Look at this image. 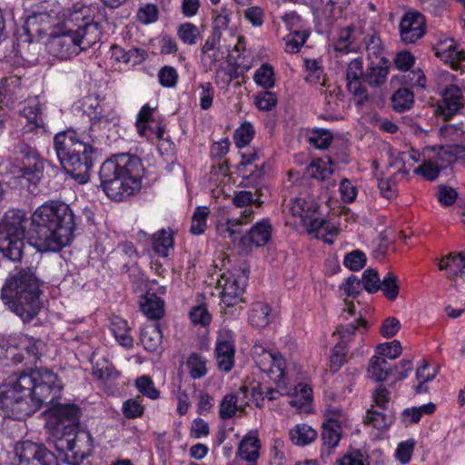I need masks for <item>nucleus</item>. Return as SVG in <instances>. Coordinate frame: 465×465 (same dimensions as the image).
Instances as JSON below:
<instances>
[{
    "mask_svg": "<svg viewBox=\"0 0 465 465\" xmlns=\"http://www.w3.org/2000/svg\"><path fill=\"white\" fill-rule=\"evenodd\" d=\"M71 207L62 201H47L31 215V245L40 252H56L70 244L75 229Z\"/></svg>",
    "mask_w": 465,
    "mask_h": 465,
    "instance_id": "1",
    "label": "nucleus"
},
{
    "mask_svg": "<svg viewBox=\"0 0 465 465\" xmlns=\"http://www.w3.org/2000/svg\"><path fill=\"white\" fill-rule=\"evenodd\" d=\"M81 411L75 404H54L49 423L54 426L55 450L68 465H81L94 450V439L87 430H79Z\"/></svg>",
    "mask_w": 465,
    "mask_h": 465,
    "instance_id": "2",
    "label": "nucleus"
},
{
    "mask_svg": "<svg viewBox=\"0 0 465 465\" xmlns=\"http://www.w3.org/2000/svg\"><path fill=\"white\" fill-rule=\"evenodd\" d=\"M88 12V7L73 11L63 25L50 35L46 47L51 55L66 60L98 42V25L93 23Z\"/></svg>",
    "mask_w": 465,
    "mask_h": 465,
    "instance_id": "3",
    "label": "nucleus"
},
{
    "mask_svg": "<svg viewBox=\"0 0 465 465\" xmlns=\"http://www.w3.org/2000/svg\"><path fill=\"white\" fill-rule=\"evenodd\" d=\"M42 281L35 266H16L9 272L1 290V299L23 322L32 321L39 312Z\"/></svg>",
    "mask_w": 465,
    "mask_h": 465,
    "instance_id": "4",
    "label": "nucleus"
},
{
    "mask_svg": "<svg viewBox=\"0 0 465 465\" xmlns=\"http://www.w3.org/2000/svg\"><path fill=\"white\" fill-rule=\"evenodd\" d=\"M143 172L139 157L119 153L102 163L99 178L105 194L114 201L121 202L140 190Z\"/></svg>",
    "mask_w": 465,
    "mask_h": 465,
    "instance_id": "5",
    "label": "nucleus"
},
{
    "mask_svg": "<svg viewBox=\"0 0 465 465\" xmlns=\"http://www.w3.org/2000/svg\"><path fill=\"white\" fill-rule=\"evenodd\" d=\"M88 138L79 139L71 130L60 132L54 137V148L61 165L80 183L88 182L94 165L95 151L93 143L96 136L89 134Z\"/></svg>",
    "mask_w": 465,
    "mask_h": 465,
    "instance_id": "6",
    "label": "nucleus"
},
{
    "mask_svg": "<svg viewBox=\"0 0 465 465\" xmlns=\"http://www.w3.org/2000/svg\"><path fill=\"white\" fill-rule=\"evenodd\" d=\"M29 371L13 373L0 385V409L4 415L24 420L35 412Z\"/></svg>",
    "mask_w": 465,
    "mask_h": 465,
    "instance_id": "7",
    "label": "nucleus"
},
{
    "mask_svg": "<svg viewBox=\"0 0 465 465\" xmlns=\"http://www.w3.org/2000/svg\"><path fill=\"white\" fill-rule=\"evenodd\" d=\"M33 398L37 411L43 405L54 404L61 397L64 384L56 373L46 368L29 371Z\"/></svg>",
    "mask_w": 465,
    "mask_h": 465,
    "instance_id": "8",
    "label": "nucleus"
},
{
    "mask_svg": "<svg viewBox=\"0 0 465 465\" xmlns=\"http://www.w3.org/2000/svg\"><path fill=\"white\" fill-rule=\"evenodd\" d=\"M439 77L448 84L442 91L441 99L438 103L436 113L444 121H448L463 109L465 97L462 89L452 84L455 80L453 74L447 71H440Z\"/></svg>",
    "mask_w": 465,
    "mask_h": 465,
    "instance_id": "9",
    "label": "nucleus"
},
{
    "mask_svg": "<svg viewBox=\"0 0 465 465\" xmlns=\"http://www.w3.org/2000/svg\"><path fill=\"white\" fill-rule=\"evenodd\" d=\"M14 452L15 465H58L56 456L42 443L19 441Z\"/></svg>",
    "mask_w": 465,
    "mask_h": 465,
    "instance_id": "10",
    "label": "nucleus"
},
{
    "mask_svg": "<svg viewBox=\"0 0 465 465\" xmlns=\"http://www.w3.org/2000/svg\"><path fill=\"white\" fill-rule=\"evenodd\" d=\"M248 271L223 273L218 281L222 288L221 300L227 307L234 306L242 301L248 279Z\"/></svg>",
    "mask_w": 465,
    "mask_h": 465,
    "instance_id": "11",
    "label": "nucleus"
},
{
    "mask_svg": "<svg viewBox=\"0 0 465 465\" xmlns=\"http://www.w3.org/2000/svg\"><path fill=\"white\" fill-rule=\"evenodd\" d=\"M45 104L38 96L28 98L25 101L20 114L25 118V133H45V123L44 118Z\"/></svg>",
    "mask_w": 465,
    "mask_h": 465,
    "instance_id": "12",
    "label": "nucleus"
},
{
    "mask_svg": "<svg viewBox=\"0 0 465 465\" xmlns=\"http://www.w3.org/2000/svg\"><path fill=\"white\" fill-rule=\"evenodd\" d=\"M15 153L21 157L23 162L22 175L27 177L28 180H38L44 171V162L36 149L25 143H19L15 147Z\"/></svg>",
    "mask_w": 465,
    "mask_h": 465,
    "instance_id": "13",
    "label": "nucleus"
},
{
    "mask_svg": "<svg viewBox=\"0 0 465 465\" xmlns=\"http://www.w3.org/2000/svg\"><path fill=\"white\" fill-rule=\"evenodd\" d=\"M346 81L348 91L355 97H359V104H362L369 100L365 82V73L363 72L362 58L352 59L347 65Z\"/></svg>",
    "mask_w": 465,
    "mask_h": 465,
    "instance_id": "14",
    "label": "nucleus"
},
{
    "mask_svg": "<svg viewBox=\"0 0 465 465\" xmlns=\"http://www.w3.org/2000/svg\"><path fill=\"white\" fill-rule=\"evenodd\" d=\"M426 22L424 16L418 12H407L400 23V34L402 42L414 44L424 36Z\"/></svg>",
    "mask_w": 465,
    "mask_h": 465,
    "instance_id": "15",
    "label": "nucleus"
},
{
    "mask_svg": "<svg viewBox=\"0 0 465 465\" xmlns=\"http://www.w3.org/2000/svg\"><path fill=\"white\" fill-rule=\"evenodd\" d=\"M252 357L258 368L264 372H273L274 369L283 375L285 361L277 352H272L264 348L262 344H254L252 349Z\"/></svg>",
    "mask_w": 465,
    "mask_h": 465,
    "instance_id": "16",
    "label": "nucleus"
},
{
    "mask_svg": "<svg viewBox=\"0 0 465 465\" xmlns=\"http://www.w3.org/2000/svg\"><path fill=\"white\" fill-rule=\"evenodd\" d=\"M215 353L218 367L223 371H230L234 364V339L230 331L220 333L216 340Z\"/></svg>",
    "mask_w": 465,
    "mask_h": 465,
    "instance_id": "17",
    "label": "nucleus"
},
{
    "mask_svg": "<svg viewBox=\"0 0 465 465\" xmlns=\"http://www.w3.org/2000/svg\"><path fill=\"white\" fill-rule=\"evenodd\" d=\"M440 271L445 272V276L451 282L450 286L456 288L457 279L465 278V252H450L438 262Z\"/></svg>",
    "mask_w": 465,
    "mask_h": 465,
    "instance_id": "18",
    "label": "nucleus"
},
{
    "mask_svg": "<svg viewBox=\"0 0 465 465\" xmlns=\"http://www.w3.org/2000/svg\"><path fill=\"white\" fill-rule=\"evenodd\" d=\"M435 55L456 71L465 70V52L458 49L453 39L440 43L435 48Z\"/></svg>",
    "mask_w": 465,
    "mask_h": 465,
    "instance_id": "19",
    "label": "nucleus"
},
{
    "mask_svg": "<svg viewBox=\"0 0 465 465\" xmlns=\"http://www.w3.org/2000/svg\"><path fill=\"white\" fill-rule=\"evenodd\" d=\"M28 219L25 211L20 209L8 210L1 222L0 232L7 235H17L25 237Z\"/></svg>",
    "mask_w": 465,
    "mask_h": 465,
    "instance_id": "20",
    "label": "nucleus"
},
{
    "mask_svg": "<svg viewBox=\"0 0 465 465\" xmlns=\"http://www.w3.org/2000/svg\"><path fill=\"white\" fill-rule=\"evenodd\" d=\"M247 389L241 388L237 393L226 394L221 403L219 416L223 420H229L236 414L237 411H243L249 401H245Z\"/></svg>",
    "mask_w": 465,
    "mask_h": 465,
    "instance_id": "21",
    "label": "nucleus"
},
{
    "mask_svg": "<svg viewBox=\"0 0 465 465\" xmlns=\"http://www.w3.org/2000/svg\"><path fill=\"white\" fill-rule=\"evenodd\" d=\"M24 248L25 237L0 232V252L5 259L15 262H20Z\"/></svg>",
    "mask_w": 465,
    "mask_h": 465,
    "instance_id": "22",
    "label": "nucleus"
},
{
    "mask_svg": "<svg viewBox=\"0 0 465 465\" xmlns=\"http://www.w3.org/2000/svg\"><path fill=\"white\" fill-rule=\"evenodd\" d=\"M272 237V225L268 219H262L257 222L248 232V233L240 238L245 244L249 242L256 246H264Z\"/></svg>",
    "mask_w": 465,
    "mask_h": 465,
    "instance_id": "23",
    "label": "nucleus"
},
{
    "mask_svg": "<svg viewBox=\"0 0 465 465\" xmlns=\"http://www.w3.org/2000/svg\"><path fill=\"white\" fill-rule=\"evenodd\" d=\"M390 65V60L387 58L369 61L365 82L371 86H380L387 79Z\"/></svg>",
    "mask_w": 465,
    "mask_h": 465,
    "instance_id": "24",
    "label": "nucleus"
},
{
    "mask_svg": "<svg viewBox=\"0 0 465 465\" xmlns=\"http://www.w3.org/2000/svg\"><path fill=\"white\" fill-rule=\"evenodd\" d=\"M141 342L143 348L151 352H157L161 349L163 333L158 322L145 324L141 331Z\"/></svg>",
    "mask_w": 465,
    "mask_h": 465,
    "instance_id": "25",
    "label": "nucleus"
},
{
    "mask_svg": "<svg viewBox=\"0 0 465 465\" xmlns=\"http://www.w3.org/2000/svg\"><path fill=\"white\" fill-rule=\"evenodd\" d=\"M220 39V34L212 33L202 46V62L208 69H212L222 58L219 48Z\"/></svg>",
    "mask_w": 465,
    "mask_h": 465,
    "instance_id": "26",
    "label": "nucleus"
},
{
    "mask_svg": "<svg viewBox=\"0 0 465 465\" xmlns=\"http://www.w3.org/2000/svg\"><path fill=\"white\" fill-rule=\"evenodd\" d=\"M140 309L151 320H158L164 314V302L154 293H146L141 296Z\"/></svg>",
    "mask_w": 465,
    "mask_h": 465,
    "instance_id": "27",
    "label": "nucleus"
},
{
    "mask_svg": "<svg viewBox=\"0 0 465 465\" xmlns=\"http://www.w3.org/2000/svg\"><path fill=\"white\" fill-rule=\"evenodd\" d=\"M362 43L367 54L368 60L385 59V48L379 34L371 29L363 37Z\"/></svg>",
    "mask_w": 465,
    "mask_h": 465,
    "instance_id": "28",
    "label": "nucleus"
},
{
    "mask_svg": "<svg viewBox=\"0 0 465 465\" xmlns=\"http://www.w3.org/2000/svg\"><path fill=\"white\" fill-rule=\"evenodd\" d=\"M392 372V366L386 359L374 355L371 358L368 373L370 378L377 382L384 381Z\"/></svg>",
    "mask_w": 465,
    "mask_h": 465,
    "instance_id": "29",
    "label": "nucleus"
},
{
    "mask_svg": "<svg viewBox=\"0 0 465 465\" xmlns=\"http://www.w3.org/2000/svg\"><path fill=\"white\" fill-rule=\"evenodd\" d=\"M271 308L263 302H253L249 312V322L256 328H264L271 322Z\"/></svg>",
    "mask_w": 465,
    "mask_h": 465,
    "instance_id": "30",
    "label": "nucleus"
},
{
    "mask_svg": "<svg viewBox=\"0 0 465 465\" xmlns=\"http://www.w3.org/2000/svg\"><path fill=\"white\" fill-rule=\"evenodd\" d=\"M153 248L162 257H167L169 250L173 248V233L171 229H162L152 236Z\"/></svg>",
    "mask_w": 465,
    "mask_h": 465,
    "instance_id": "31",
    "label": "nucleus"
},
{
    "mask_svg": "<svg viewBox=\"0 0 465 465\" xmlns=\"http://www.w3.org/2000/svg\"><path fill=\"white\" fill-rule=\"evenodd\" d=\"M318 210L319 206L313 200L306 201L300 197L291 200L290 213L294 217H300L302 222L316 214Z\"/></svg>",
    "mask_w": 465,
    "mask_h": 465,
    "instance_id": "32",
    "label": "nucleus"
},
{
    "mask_svg": "<svg viewBox=\"0 0 465 465\" xmlns=\"http://www.w3.org/2000/svg\"><path fill=\"white\" fill-rule=\"evenodd\" d=\"M111 331L122 346L125 348L133 347L134 339L130 334L131 329L125 320L120 317L113 318L111 322Z\"/></svg>",
    "mask_w": 465,
    "mask_h": 465,
    "instance_id": "33",
    "label": "nucleus"
},
{
    "mask_svg": "<svg viewBox=\"0 0 465 465\" xmlns=\"http://www.w3.org/2000/svg\"><path fill=\"white\" fill-rule=\"evenodd\" d=\"M260 441L257 437L247 436L244 437L240 442L238 448V455L241 459L249 461L256 462L260 456Z\"/></svg>",
    "mask_w": 465,
    "mask_h": 465,
    "instance_id": "34",
    "label": "nucleus"
},
{
    "mask_svg": "<svg viewBox=\"0 0 465 465\" xmlns=\"http://www.w3.org/2000/svg\"><path fill=\"white\" fill-rule=\"evenodd\" d=\"M290 438L292 441L299 446H305L312 442L317 432L307 424H298L290 430Z\"/></svg>",
    "mask_w": 465,
    "mask_h": 465,
    "instance_id": "35",
    "label": "nucleus"
},
{
    "mask_svg": "<svg viewBox=\"0 0 465 465\" xmlns=\"http://www.w3.org/2000/svg\"><path fill=\"white\" fill-rule=\"evenodd\" d=\"M252 217L253 210L251 208H246L242 211L239 217L228 219L226 223V231L229 232V236L232 237L233 241H236L238 236H240L242 232L241 229L242 226L252 222Z\"/></svg>",
    "mask_w": 465,
    "mask_h": 465,
    "instance_id": "36",
    "label": "nucleus"
},
{
    "mask_svg": "<svg viewBox=\"0 0 465 465\" xmlns=\"http://www.w3.org/2000/svg\"><path fill=\"white\" fill-rule=\"evenodd\" d=\"M322 429L323 445L330 449L335 448L341 440V424L336 421L322 423Z\"/></svg>",
    "mask_w": 465,
    "mask_h": 465,
    "instance_id": "37",
    "label": "nucleus"
},
{
    "mask_svg": "<svg viewBox=\"0 0 465 465\" xmlns=\"http://www.w3.org/2000/svg\"><path fill=\"white\" fill-rule=\"evenodd\" d=\"M186 367L192 379H201L207 374L206 360L199 353L193 352L186 361Z\"/></svg>",
    "mask_w": 465,
    "mask_h": 465,
    "instance_id": "38",
    "label": "nucleus"
},
{
    "mask_svg": "<svg viewBox=\"0 0 465 465\" xmlns=\"http://www.w3.org/2000/svg\"><path fill=\"white\" fill-rule=\"evenodd\" d=\"M210 209L207 206H198L192 216L190 232L193 235L203 234L207 227V218Z\"/></svg>",
    "mask_w": 465,
    "mask_h": 465,
    "instance_id": "39",
    "label": "nucleus"
},
{
    "mask_svg": "<svg viewBox=\"0 0 465 465\" xmlns=\"http://www.w3.org/2000/svg\"><path fill=\"white\" fill-rule=\"evenodd\" d=\"M414 103V94L408 88L398 89L391 96V104L396 112L401 113L410 109Z\"/></svg>",
    "mask_w": 465,
    "mask_h": 465,
    "instance_id": "40",
    "label": "nucleus"
},
{
    "mask_svg": "<svg viewBox=\"0 0 465 465\" xmlns=\"http://www.w3.org/2000/svg\"><path fill=\"white\" fill-rule=\"evenodd\" d=\"M354 27L348 26L339 31L338 38L333 44L334 50L339 53L347 54L352 51V44L355 41L353 35Z\"/></svg>",
    "mask_w": 465,
    "mask_h": 465,
    "instance_id": "41",
    "label": "nucleus"
},
{
    "mask_svg": "<svg viewBox=\"0 0 465 465\" xmlns=\"http://www.w3.org/2000/svg\"><path fill=\"white\" fill-rule=\"evenodd\" d=\"M254 82L263 89L269 90L275 85L274 70L269 64H262L255 72Z\"/></svg>",
    "mask_w": 465,
    "mask_h": 465,
    "instance_id": "42",
    "label": "nucleus"
},
{
    "mask_svg": "<svg viewBox=\"0 0 465 465\" xmlns=\"http://www.w3.org/2000/svg\"><path fill=\"white\" fill-rule=\"evenodd\" d=\"M154 110L155 108H153L148 104H145L138 112L135 120V126L140 136H148V131L151 130V128L148 126V123L153 121V113Z\"/></svg>",
    "mask_w": 465,
    "mask_h": 465,
    "instance_id": "43",
    "label": "nucleus"
},
{
    "mask_svg": "<svg viewBox=\"0 0 465 465\" xmlns=\"http://www.w3.org/2000/svg\"><path fill=\"white\" fill-rule=\"evenodd\" d=\"M179 39L185 45H193L201 37L199 28L193 23H183L177 29Z\"/></svg>",
    "mask_w": 465,
    "mask_h": 465,
    "instance_id": "44",
    "label": "nucleus"
},
{
    "mask_svg": "<svg viewBox=\"0 0 465 465\" xmlns=\"http://www.w3.org/2000/svg\"><path fill=\"white\" fill-rule=\"evenodd\" d=\"M134 385L137 391L148 399L157 400L160 397V391L154 386L153 381L148 375L136 378Z\"/></svg>",
    "mask_w": 465,
    "mask_h": 465,
    "instance_id": "45",
    "label": "nucleus"
},
{
    "mask_svg": "<svg viewBox=\"0 0 465 465\" xmlns=\"http://www.w3.org/2000/svg\"><path fill=\"white\" fill-rule=\"evenodd\" d=\"M302 223L307 227L309 233L318 232L320 230H324L328 235L337 233V230L333 225L327 220L317 217L316 214L311 215L310 218L304 220Z\"/></svg>",
    "mask_w": 465,
    "mask_h": 465,
    "instance_id": "46",
    "label": "nucleus"
},
{
    "mask_svg": "<svg viewBox=\"0 0 465 465\" xmlns=\"http://www.w3.org/2000/svg\"><path fill=\"white\" fill-rule=\"evenodd\" d=\"M255 130L252 124L249 122H244L240 127H238L233 134V139L238 148L247 146L253 139Z\"/></svg>",
    "mask_w": 465,
    "mask_h": 465,
    "instance_id": "47",
    "label": "nucleus"
},
{
    "mask_svg": "<svg viewBox=\"0 0 465 465\" xmlns=\"http://www.w3.org/2000/svg\"><path fill=\"white\" fill-rule=\"evenodd\" d=\"M399 283L398 277L392 273L388 272L381 281V289L383 295L390 301H395L399 295Z\"/></svg>",
    "mask_w": 465,
    "mask_h": 465,
    "instance_id": "48",
    "label": "nucleus"
},
{
    "mask_svg": "<svg viewBox=\"0 0 465 465\" xmlns=\"http://www.w3.org/2000/svg\"><path fill=\"white\" fill-rule=\"evenodd\" d=\"M392 417L378 411L369 410L366 414L365 421L373 428L382 430H386L392 423Z\"/></svg>",
    "mask_w": 465,
    "mask_h": 465,
    "instance_id": "49",
    "label": "nucleus"
},
{
    "mask_svg": "<svg viewBox=\"0 0 465 465\" xmlns=\"http://www.w3.org/2000/svg\"><path fill=\"white\" fill-rule=\"evenodd\" d=\"M308 36L309 33L306 31H294L289 34L285 38V52L290 54L298 53L305 44Z\"/></svg>",
    "mask_w": 465,
    "mask_h": 465,
    "instance_id": "50",
    "label": "nucleus"
},
{
    "mask_svg": "<svg viewBox=\"0 0 465 465\" xmlns=\"http://www.w3.org/2000/svg\"><path fill=\"white\" fill-rule=\"evenodd\" d=\"M348 353L345 341H339L332 349L330 357V369L332 372L338 371L346 361Z\"/></svg>",
    "mask_w": 465,
    "mask_h": 465,
    "instance_id": "51",
    "label": "nucleus"
},
{
    "mask_svg": "<svg viewBox=\"0 0 465 465\" xmlns=\"http://www.w3.org/2000/svg\"><path fill=\"white\" fill-rule=\"evenodd\" d=\"M329 163L330 162H324L322 160L313 161L308 165L306 173L312 178L323 181L329 178L332 173L331 166H328Z\"/></svg>",
    "mask_w": 465,
    "mask_h": 465,
    "instance_id": "52",
    "label": "nucleus"
},
{
    "mask_svg": "<svg viewBox=\"0 0 465 465\" xmlns=\"http://www.w3.org/2000/svg\"><path fill=\"white\" fill-rule=\"evenodd\" d=\"M119 116L113 109L106 110L104 107L102 111L96 113V115L92 116V126H90V133L94 131L96 125L100 124H113L116 125L119 123Z\"/></svg>",
    "mask_w": 465,
    "mask_h": 465,
    "instance_id": "53",
    "label": "nucleus"
},
{
    "mask_svg": "<svg viewBox=\"0 0 465 465\" xmlns=\"http://www.w3.org/2000/svg\"><path fill=\"white\" fill-rule=\"evenodd\" d=\"M367 262L365 253L357 249L347 253L343 260V265L351 271L358 272L361 270Z\"/></svg>",
    "mask_w": 465,
    "mask_h": 465,
    "instance_id": "54",
    "label": "nucleus"
},
{
    "mask_svg": "<svg viewBox=\"0 0 465 465\" xmlns=\"http://www.w3.org/2000/svg\"><path fill=\"white\" fill-rule=\"evenodd\" d=\"M381 281L378 271L369 268L363 272L361 284L369 293H375L381 289Z\"/></svg>",
    "mask_w": 465,
    "mask_h": 465,
    "instance_id": "55",
    "label": "nucleus"
},
{
    "mask_svg": "<svg viewBox=\"0 0 465 465\" xmlns=\"http://www.w3.org/2000/svg\"><path fill=\"white\" fill-rule=\"evenodd\" d=\"M367 326L368 322L362 318L357 319L354 322L341 326L338 330L341 341H345L347 345L351 337L354 335L356 331H364L367 330Z\"/></svg>",
    "mask_w": 465,
    "mask_h": 465,
    "instance_id": "56",
    "label": "nucleus"
},
{
    "mask_svg": "<svg viewBox=\"0 0 465 465\" xmlns=\"http://www.w3.org/2000/svg\"><path fill=\"white\" fill-rule=\"evenodd\" d=\"M333 139L332 134L327 129L312 130L309 142L317 149H326Z\"/></svg>",
    "mask_w": 465,
    "mask_h": 465,
    "instance_id": "57",
    "label": "nucleus"
},
{
    "mask_svg": "<svg viewBox=\"0 0 465 465\" xmlns=\"http://www.w3.org/2000/svg\"><path fill=\"white\" fill-rule=\"evenodd\" d=\"M304 66L306 71L308 72V75L305 80L312 84H318L321 81V78L323 74V68L322 65L321 59H304Z\"/></svg>",
    "mask_w": 465,
    "mask_h": 465,
    "instance_id": "58",
    "label": "nucleus"
},
{
    "mask_svg": "<svg viewBox=\"0 0 465 465\" xmlns=\"http://www.w3.org/2000/svg\"><path fill=\"white\" fill-rule=\"evenodd\" d=\"M254 104L261 111H271L277 104V96L268 90L261 92L254 96Z\"/></svg>",
    "mask_w": 465,
    "mask_h": 465,
    "instance_id": "59",
    "label": "nucleus"
},
{
    "mask_svg": "<svg viewBox=\"0 0 465 465\" xmlns=\"http://www.w3.org/2000/svg\"><path fill=\"white\" fill-rule=\"evenodd\" d=\"M401 351L402 347L398 340H393L391 342L380 343L376 348V352L384 359H396L401 354Z\"/></svg>",
    "mask_w": 465,
    "mask_h": 465,
    "instance_id": "60",
    "label": "nucleus"
},
{
    "mask_svg": "<svg viewBox=\"0 0 465 465\" xmlns=\"http://www.w3.org/2000/svg\"><path fill=\"white\" fill-rule=\"evenodd\" d=\"M123 414L127 419H136L143 415L144 407L138 398L129 399L123 403Z\"/></svg>",
    "mask_w": 465,
    "mask_h": 465,
    "instance_id": "61",
    "label": "nucleus"
},
{
    "mask_svg": "<svg viewBox=\"0 0 465 465\" xmlns=\"http://www.w3.org/2000/svg\"><path fill=\"white\" fill-rule=\"evenodd\" d=\"M201 92L199 94L200 107L202 110H208L213 105L214 98V89L209 82L200 84Z\"/></svg>",
    "mask_w": 465,
    "mask_h": 465,
    "instance_id": "62",
    "label": "nucleus"
},
{
    "mask_svg": "<svg viewBox=\"0 0 465 465\" xmlns=\"http://www.w3.org/2000/svg\"><path fill=\"white\" fill-rule=\"evenodd\" d=\"M440 170L437 163L428 161L418 166L414 173L422 175L428 181H434L439 177Z\"/></svg>",
    "mask_w": 465,
    "mask_h": 465,
    "instance_id": "63",
    "label": "nucleus"
},
{
    "mask_svg": "<svg viewBox=\"0 0 465 465\" xmlns=\"http://www.w3.org/2000/svg\"><path fill=\"white\" fill-rule=\"evenodd\" d=\"M159 83L164 87H173L177 84L178 74L176 70L165 65L158 73Z\"/></svg>",
    "mask_w": 465,
    "mask_h": 465,
    "instance_id": "64",
    "label": "nucleus"
}]
</instances>
